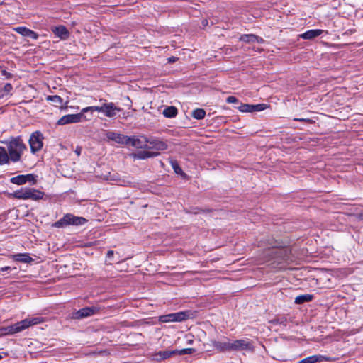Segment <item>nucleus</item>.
Listing matches in <instances>:
<instances>
[{"label": "nucleus", "mask_w": 363, "mask_h": 363, "mask_svg": "<svg viewBox=\"0 0 363 363\" xmlns=\"http://www.w3.org/2000/svg\"><path fill=\"white\" fill-rule=\"evenodd\" d=\"M44 322L43 317H28L21 321H19L13 325L6 327H1L0 331L3 335H12L29 328L30 326L35 325Z\"/></svg>", "instance_id": "1"}, {"label": "nucleus", "mask_w": 363, "mask_h": 363, "mask_svg": "<svg viewBox=\"0 0 363 363\" xmlns=\"http://www.w3.org/2000/svg\"><path fill=\"white\" fill-rule=\"evenodd\" d=\"M4 143L6 145L10 160L13 162L20 161L23 152L26 150V145L21 137H11Z\"/></svg>", "instance_id": "2"}, {"label": "nucleus", "mask_w": 363, "mask_h": 363, "mask_svg": "<svg viewBox=\"0 0 363 363\" xmlns=\"http://www.w3.org/2000/svg\"><path fill=\"white\" fill-rule=\"evenodd\" d=\"M11 196L17 199L39 201L43 199L45 193L34 188L23 187L15 191Z\"/></svg>", "instance_id": "3"}, {"label": "nucleus", "mask_w": 363, "mask_h": 363, "mask_svg": "<svg viewBox=\"0 0 363 363\" xmlns=\"http://www.w3.org/2000/svg\"><path fill=\"white\" fill-rule=\"evenodd\" d=\"M86 222L83 217L75 216L71 213L65 214L62 218L52 224L55 228H65L67 225H82Z\"/></svg>", "instance_id": "4"}, {"label": "nucleus", "mask_w": 363, "mask_h": 363, "mask_svg": "<svg viewBox=\"0 0 363 363\" xmlns=\"http://www.w3.org/2000/svg\"><path fill=\"white\" fill-rule=\"evenodd\" d=\"M191 316L192 313L189 311H180L161 315L159 317V320L162 323L182 322L191 318Z\"/></svg>", "instance_id": "5"}, {"label": "nucleus", "mask_w": 363, "mask_h": 363, "mask_svg": "<svg viewBox=\"0 0 363 363\" xmlns=\"http://www.w3.org/2000/svg\"><path fill=\"white\" fill-rule=\"evenodd\" d=\"M43 135L40 131H35L30 135L29 145L32 153L35 154L43 148Z\"/></svg>", "instance_id": "6"}, {"label": "nucleus", "mask_w": 363, "mask_h": 363, "mask_svg": "<svg viewBox=\"0 0 363 363\" xmlns=\"http://www.w3.org/2000/svg\"><path fill=\"white\" fill-rule=\"evenodd\" d=\"M254 351L252 342L247 339L231 341V352Z\"/></svg>", "instance_id": "7"}, {"label": "nucleus", "mask_w": 363, "mask_h": 363, "mask_svg": "<svg viewBox=\"0 0 363 363\" xmlns=\"http://www.w3.org/2000/svg\"><path fill=\"white\" fill-rule=\"evenodd\" d=\"M126 145H130L138 149L147 150L149 148L147 137L140 135L139 137H129L126 139Z\"/></svg>", "instance_id": "8"}, {"label": "nucleus", "mask_w": 363, "mask_h": 363, "mask_svg": "<svg viewBox=\"0 0 363 363\" xmlns=\"http://www.w3.org/2000/svg\"><path fill=\"white\" fill-rule=\"evenodd\" d=\"M84 116L82 113L68 114L61 117L57 122L59 125H64L69 123H76L82 121Z\"/></svg>", "instance_id": "9"}, {"label": "nucleus", "mask_w": 363, "mask_h": 363, "mask_svg": "<svg viewBox=\"0 0 363 363\" xmlns=\"http://www.w3.org/2000/svg\"><path fill=\"white\" fill-rule=\"evenodd\" d=\"M176 353L177 352H173V350L159 351L150 354L149 358L151 361L159 362L162 360H165L173 355H175Z\"/></svg>", "instance_id": "10"}, {"label": "nucleus", "mask_w": 363, "mask_h": 363, "mask_svg": "<svg viewBox=\"0 0 363 363\" xmlns=\"http://www.w3.org/2000/svg\"><path fill=\"white\" fill-rule=\"evenodd\" d=\"M106 101V100H104ZM122 111V108L116 106L113 102L104 103L103 114L108 118H114L118 112Z\"/></svg>", "instance_id": "11"}, {"label": "nucleus", "mask_w": 363, "mask_h": 363, "mask_svg": "<svg viewBox=\"0 0 363 363\" xmlns=\"http://www.w3.org/2000/svg\"><path fill=\"white\" fill-rule=\"evenodd\" d=\"M267 107V105L264 104H259L256 105H251L247 104H241V105L238 107V109L240 111L243 113H252V112H257V111H262L264 109H266Z\"/></svg>", "instance_id": "12"}, {"label": "nucleus", "mask_w": 363, "mask_h": 363, "mask_svg": "<svg viewBox=\"0 0 363 363\" xmlns=\"http://www.w3.org/2000/svg\"><path fill=\"white\" fill-rule=\"evenodd\" d=\"M96 308L95 307H86L78 310L72 313V318L74 319H82L84 318L89 317L96 312Z\"/></svg>", "instance_id": "13"}, {"label": "nucleus", "mask_w": 363, "mask_h": 363, "mask_svg": "<svg viewBox=\"0 0 363 363\" xmlns=\"http://www.w3.org/2000/svg\"><path fill=\"white\" fill-rule=\"evenodd\" d=\"M148 140V149H155L157 151H162L167 150L168 147L167 144L161 140L154 138H147Z\"/></svg>", "instance_id": "14"}, {"label": "nucleus", "mask_w": 363, "mask_h": 363, "mask_svg": "<svg viewBox=\"0 0 363 363\" xmlns=\"http://www.w3.org/2000/svg\"><path fill=\"white\" fill-rule=\"evenodd\" d=\"M213 347L220 352H231V340L227 339L226 341H212Z\"/></svg>", "instance_id": "15"}, {"label": "nucleus", "mask_w": 363, "mask_h": 363, "mask_svg": "<svg viewBox=\"0 0 363 363\" xmlns=\"http://www.w3.org/2000/svg\"><path fill=\"white\" fill-rule=\"evenodd\" d=\"M13 30L24 37H28L32 39L36 40L38 38V34L33 30L23 26L14 28Z\"/></svg>", "instance_id": "16"}, {"label": "nucleus", "mask_w": 363, "mask_h": 363, "mask_svg": "<svg viewBox=\"0 0 363 363\" xmlns=\"http://www.w3.org/2000/svg\"><path fill=\"white\" fill-rule=\"evenodd\" d=\"M240 40L247 43H263L264 40L263 38L254 35V34H244L242 35L240 37Z\"/></svg>", "instance_id": "17"}, {"label": "nucleus", "mask_w": 363, "mask_h": 363, "mask_svg": "<svg viewBox=\"0 0 363 363\" xmlns=\"http://www.w3.org/2000/svg\"><path fill=\"white\" fill-rule=\"evenodd\" d=\"M330 358L323 355H312L305 359H301L298 363H316L323 361H330Z\"/></svg>", "instance_id": "18"}, {"label": "nucleus", "mask_w": 363, "mask_h": 363, "mask_svg": "<svg viewBox=\"0 0 363 363\" xmlns=\"http://www.w3.org/2000/svg\"><path fill=\"white\" fill-rule=\"evenodd\" d=\"M323 33V30L320 29H313V30H309L301 35H300V37L303 39L306 40H312L319 35H320Z\"/></svg>", "instance_id": "19"}, {"label": "nucleus", "mask_w": 363, "mask_h": 363, "mask_svg": "<svg viewBox=\"0 0 363 363\" xmlns=\"http://www.w3.org/2000/svg\"><path fill=\"white\" fill-rule=\"evenodd\" d=\"M108 138L118 143L126 145L127 141L126 139L128 138V136L116 133L114 132L108 133Z\"/></svg>", "instance_id": "20"}, {"label": "nucleus", "mask_w": 363, "mask_h": 363, "mask_svg": "<svg viewBox=\"0 0 363 363\" xmlns=\"http://www.w3.org/2000/svg\"><path fill=\"white\" fill-rule=\"evenodd\" d=\"M52 31L57 36L60 37L62 40H65L69 37V32L64 26L55 27Z\"/></svg>", "instance_id": "21"}, {"label": "nucleus", "mask_w": 363, "mask_h": 363, "mask_svg": "<svg viewBox=\"0 0 363 363\" xmlns=\"http://www.w3.org/2000/svg\"><path fill=\"white\" fill-rule=\"evenodd\" d=\"M13 260L16 261V262H23V263H30L31 262L33 261V259L32 257H30L28 254L27 253H23V254H16V255H13L12 256Z\"/></svg>", "instance_id": "22"}, {"label": "nucleus", "mask_w": 363, "mask_h": 363, "mask_svg": "<svg viewBox=\"0 0 363 363\" xmlns=\"http://www.w3.org/2000/svg\"><path fill=\"white\" fill-rule=\"evenodd\" d=\"M159 155L158 152H151L147 150H143L138 152L135 154V157L138 159L144 160L150 157H155Z\"/></svg>", "instance_id": "23"}, {"label": "nucleus", "mask_w": 363, "mask_h": 363, "mask_svg": "<svg viewBox=\"0 0 363 363\" xmlns=\"http://www.w3.org/2000/svg\"><path fill=\"white\" fill-rule=\"evenodd\" d=\"M313 298V295L312 294H303L296 297L294 302L296 304H303L306 302L311 301Z\"/></svg>", "instance_id": "24"}, {"label": "nucleus", "mask_w": 363, "mask_h": 363, "mask_svg": "<svg viewBox=\"0 0 363 363\" xmlns=\"http://www.w3.org/2000/svg\"><path fill=\"white\" fill-rule=\"evenodd\" d=\"M47 101H51L54 106L57 107H62L63 104V99L57 95L48 96L46 98Z\"/></svg>", "instance_id": "25"}, {"label": "nucleus", "mask_w": 363, "mask_h": 363, "mask_svg": "<svg viewBox=\"0 0 363 363\" xmlns=\"http://www.w3.org/2000/svg\"><path fill=\"white\" fill-rule=\"evenodd\" d=\"M10 160L8 152L3 147H0V165L9 163Z\"/></svg>", "instance_id": "26"}, {"label": "nucleus", "mask_w": 363, "mask_h": 363, "mask_svg": "<svg viewBox=\"0 0 363 363\" xmlns=\"http://www.w3.org/2000/svg\"><path fill=\"white\" fill-rule=\"evenodd\" d=\"M177 109L174 106H168L163 111V115L166 118H174L177 115Z\"/></svg>", "instance_id": "27"}, {"label": "nucleus", "mask_w": 363, "mask_h": 363, "mask_svg": "<svg viewBox=\"0 0 363 363\" xmlns=\"http://www.w3.org/2000/svg\"><path fill=\"white\" fill-rule=\"evenodd\" d=\"M12 89L13 86L10 83H6L3 87L0 86V98H3L10 94Z\"/></svg>", "instance_id": "28"}, {"label": "nucleus", "mask_w": 363, "mask_h": 363, "mask_svg": "<svg viewBox=\"0 0 363 363\" xmlns=\"http://www.w3.org/2000/svg\"><path fill=\"white\" fill-rule=\"evenodd\" d=\"M192 117L197 120H201L204 118L206 116V111L203 108H196L193 111Z\"/></svg>", "instance_id": "29"}, {"label": "nucleus", "mask_w": 363, "mask_h": 363, "mask_svg": "<svg viewBox=\"0 0 363 363\" xmlns=\"http://www.w3.org/2000/svg\"><path fill=\"white\" fill-rule=\"evenodd\" d=\"M25 179L23 174L18 175L16 177H12L10 181L12 184L17 185H23L26 184Z\"/></svg>", "instance_id": "30"}, {"label": "nucleus", "mask_w": 363, "mask_h": 363, "mask_svg": "<svg viewBox=\"0 0 363 363\" xmlns=\"http://www.w3.org/2000/svg\"><path fill=\"white\" fill-rule=\"evenodd\" d=\"M195 350L194 348H186L182 350H174L173 352H177L176 354L184 355V354H191L194 352Z\"/></svg>", "instance_id": "31"}, {"label": "nucleus", "mask_w": 363, "mask_h": 363, "mask_svg": "<svg viewBox=\"0 0 363 363\" xmlns=\"http://www.w3.org/2000/svg\"><path fill=\"white\" fill-rule=\"evenodd\" d=\"M24 179H26V183L30 182L33 184H35L37 183V176L33 174H28L26 175H23Z\"/></svg>", "instance_id": "32"}, {"label": "nucleus", "mask_w": 363, "mask_h": 363, "mask_svg": "<svg viewBox=\"0 0 363 363\" xmlns=\"http://www.w3.org/2000/svg\"><path fill=\"white\" fill-rule=\"evenodd\" d=\"M104 104L101 106H91V111H97L103 113Z\"/></svg>", "instance_id": "33"}, {"label": "nucleus", "mask_w": 363, "mask_h": 363, "mask_svg": "<svg viewBox=\"0 0 363 363\" xmlns=\"http://www.w3.org/2000/svg\"><path fill=\"white\" fill-rule=\"evenodd\" d=\"M226 102L228 104H236L238 103V99L233 96H230L226 99Z\"/></svg>", "instance_id": "34"}, {"label": "nucleus", "mask_w": 363, "mask_h": 363, "mask_svg": "<svg viewBox=\"0 0 363 363\" xmlns=\"http://www.w3.org/2000/svg\"><path fill=\"white\" fill-rule=\"evenodd\" d=\"M172 167L174 169V172L177 173V174H180L182 172V168L177 164V162H174L172 164Z\"/></svg>", "instance_id": "35"}, {"label": "nucleus", "mask_w": 363, "mask_h": 363, "mask_svg": "<svg viewBox=\"0 0 363 363\" xmlns=\"http://www.w3.org/2000/svg\"><path fill=\"white\" fill-rule=\"evenodd\" d=\"M294 121H301V122H306V123H314L313 120H312L311 118H294Z\"/></svg>", "instance_id": "36"}, {"label": "nucleus", "mask_w": 363, "mask_h": 363, "mask_svg": "<svg viewBox=\"0 0 363 363\" xmlns=\"http://www.w3.org/2000/svg\"><path fill=\"white\" fill-rule=\"evenodd\" d=\"M2 75L4 76L6 79H10L12 77V74L6 70L2 71Z\"/></svg>", "instance_id": "37"}, {"label": "nucleus", "mask_w": 363, "mask_h": 363, "mask_svg": "<svg viewBox=\"0 0 363 363\" xmlns=\"http://www.w3.org/2000/svg\"><path fill=\"white\" fill-rule=\"evenodd\" d=\"M178 60L177 57H170L167 59V61L169 63H173V62H175L177 60Z\"/></svg>", "instance_id": "38"}, {"label": "nucleus", "mask_w": 363, "mask_h": 363, "mask_svg": "<svg viewBox=\"0 0 363 363\" xmlns=\"http://www.w3.org/2000/svg\"><path fill=\"white\" fill-rule=\"evenodd\" d=\"M113 255L114 252L113 250H108L106 254V257L108 259H111V257H113Z\"/></svg>", "instance_id": "39"}, {"label": "nucleus", "mask_w": 363, "mask_h": 363, "mask_svg": "<svg viewBox=\"0 0 363 363\" xmlns=\"http://www.w3.org/2000/svg\"><path fill=\"white\" fill-rule=\"evenodd\" d=\"M88 111H91V106H88V107L82 108L81 113L83 114L84 113H86Z\"/></svg>", "instance_id": "40"}, {"label": "nucleus", "mask_w": 363, "mask_h": 363, "mask_svg": "<svg viewBox=\"0 0 363 363\" xmlns=\"http://www.w3.org/2000/svg\"><path fill=\"white\" fill-rule=\"evenodd\" d=\"M81 151H82V147H77L76 150H75V153L77 155H80L81 154Z\"/></svg>", "instance_id": "41"}, {"label": "nucleus", "mask_w": 363, "mask_h": 363, "mask_svg": "<svg viewBox=\"0 0 363 363\" xmlns=\"http://www.w3.org/2000/svg\"><path fill=\"white\" fill-rule=\"evenodd\" d=\"M11 267H2L0 269V272H6V271H8L9 269H10Z\"/></svg>", "instance_id": "42"}, {"label": "nucleus", "mask_w": 363, "mask_h": 363, "mask_svg": "<svg viewBox=\"0 0 363 363\" xmlns=\"http://www.w3.org/2000/svg\"><path fill=\"white\" fill-rule=\"evenodd\" d=\"M357 218H358L359 220H363V212H362V213H358V214H357Z\"/></svg>", "instance_id": "43"}, {"label": "nucleus", "mask_w": 363, "mask_h": 363, "mask_svg": "<svg viewBox=\"0 0 363 363\" xmlns=\"http://www.w3.org/2000/svg\"><path fill=\"white\" fill-rule=\"evenodd\" d=\"M202 25H203V26H207V25H208V21H207L206 19H203V20L202 21Z\"/></svg>", "instance_id": "44"}, {"label": "nucleus", "mask_w": 363, "mask_h": 363, "mask_svg": "<svg viewBox=\"0 0 363 363\" xmlns=\"http://www.w3.org/2000/svg\"><path fill=\"white\" fill-rule=\"evenodd\" d=\"M286 319H284V320H281L280 323H284V321H286Z\"/></svg>", "instance_id": "45"}, {"label": "nucleus", "mask_w": 363, "mask_h": 363, "mask_svg": "<svg viewBox=\"0 0 363 363\" xmlns=\"http://www.w3.org/2000/svg\"><path fill=\"white\" fill-rule=\"evenodd\" d=\"M2 358L1 355L0 354V359Z\"/></svg>", "instance_id": "46"}]
</instances>
